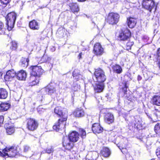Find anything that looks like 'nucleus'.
Instances as JSON below:
<instances>
[{"label":"nucleus","mask_w":160,"mask_h":160,"mask_svg":"<svg viewBox=\"0 0 160 160\" xmlns=\"http://www.w3.org/2000/svg\"><path fill=\"white\" fill-rule=\"evenodd\" d=\"M55 113L59 116L60 118L58 122L53 126V129L57 131L62 130L65 127L66 121L67 119L68 115L66 110L62 108L61 107H57L54 109Z\"/></svg>","instance_id":"nucleus-1"},{"label":"nucleus","mask_w":160,"mask_h":160,"mask_svg":"<svg viewBox=\"0 0 160 160\" xmlns=\"http://www.w3.org/2000/svg\"><path fill=\"white\" fill-rule=\"evenodd\" d=\"M30 73L31 76L30 78L29 83L30 85H37L39 82V77L43 72L41 66H33L31 67Z\"/></svg>","instance_id":"nucleus-2"},{"label":"nucleus","mask_w":160,"mask_h":160,"mask_svg":"<svg viewBox=\"0 0 160 160\" xmlns=\"http://www.w3.org/2000/svg\"><path fill=\"white\" fill-rule=\"evenodd\" d=\"M16 14L14 12L8 13L6 17V24L9 31L11 30L13 28L16 18Z\"/></svg>","instance_id":"nucleus-3"},{"label":"nucleus","mask_w":160,"mask_h":160,"mask_svg":"<svg viewBox=\"0 0 160 160\" xmlns=\"http://www.w3.org/2000/svg\"><path fill=\"white\" fill-rule=\"evenodd\" d=\"M18 148L15 146L6 147L3 150L5 157H13L19 152Z\"/></svg>","instance_id":"nucleus-4"},{"label":"nucleus","mask_w":160,"mask_h":160,"mask_svg":"<svg viewBox=\"0 0 160 160\" xmlns=\"http://www.w3.org/2000/svg\"><path fill=\"white\" fill-rule=\"evenodd\" d=\"M94 75L96 78V81L98 82H103L106 80V78L105 73L100 68L95 70Z\"/></svg>","instance_id":"nucleus-5"},{"label":"nucleus","mask_w":160,"mask_h":160,"mask_svg":"<svg viewBox=\"0 0 160 160\" xmlns=\"http://www.w3.org/2000/svg\"><path fill=\"white\" fill-rule=\"evenodd\" d=\"M119 15L117 13H110L107 18V22L110 24L113 25L117 24L119 20Z\"/></svg>","instance_id":"nucleus-6"},{"label":"nucleus","mask_w":160,"mask_h":160,"mask_svg":"<svg viewBox=\"0 0 160 160\" xmlns=\"http://www.w3.org/2000/svg\"><path fill=\"white\" fill-rule=\"evenodd\" d=\"M38 125V122L35 119L30 118L27 120V127L30 131H33L36 129Z\"/></svg>","instance_id":"nucleus-7"},{"label":"nucleus","mask_w":160,"mask_h":160,"mask_svg":"<svg viewBox=\"0 0 160 160\" xmlns=\"http://www.w3.org/2000/svg\"><path fill=\"white\" fill-rule=\"evenodd\" d=\"M142 4L143 8L150 12L155 6L154 2L152 0H143Z\"/></svg>","instance_id":"nucleus-8"},{"label":"nucleus","mask_w":160,"mask_h":160,"mask_svg":"<svg viewBox=\"0 0 160 160\" xmlns=\"http://www.w3.org/2000/svg\"><path fill=\"white\" fill-rule=\"evenodd\" d=\"M130 36V32L127 29L119 34L118 38L121 40L125 41L129 39Z\"/></svg>","instance_id":"nucleus-9"},{"label":"nucleus","mask_w":160,"mask_h":160,"mask_svg":"<svg viewBox=\"0 0 160 160\" xmlns=\"http://www.w3.org/2000/svg\"><path fill=\"white\" fill-rule=\"evenodd\" d=\"M93 52L96 55H101L103 52V49L99 43H97L94 46Z\"/></svg>","instance_id":"nucleus-10"},{"label":"nucleus","mask_w":160,"mask_h":160,"mask_svg":"<svg viewBox=\"0 0 160 160\" xmlns=\"http://www.w3.org/2000/svg\"><path fill=\"white\" fill-rule=\"evenodd\" d=\"M16 75V73L13 69L8 70L5 76V79L6 81L11 80Z\"/></svg>","instance_id":"nucleus-11"},{"label":"nucleus","mask_w":160,"mask_h":160,"mask_svg":"<svg viewBox=\"0 0 160 160\" xmlns=\"http://www.w3.org/2000/svg\"><path fill=\"white\" fill-rule=\"evenodd\" d=\"M104 120L106 123L110 124L114 122V117L112 113H108L105 115Z\"/></svg>","instance_id":"nucleus-12"},{"label":"nucleus","mask_w":160,"mask_h":160,"mask_svg":"<svg viewBox=\"0 0 160 160\" xmlns=\"http://www.w3.org/2000/svg\"><path fill=\"white\" fill-rule=\"evenodd\" d=\"M92 130L93 133H99L102 132L103 128L99 124L95 123L92 126Z\"/></svg>","instance_id":"nucleus-13"},{"label":"nucleus","mask_w":160,"mask_h":160,"mask_svg":"<svg viewBox=\"0 0 160 160\" xmlns=\"http://www.w3.org/2000/svg\"><path fill=\"white\" fill-rule=\"evenodd\" d=\"M79 138V134L76 131L72 132L69 135V140L72 142H77Z\"/></svg>","instance_id":"nucleus-14"},{"label":"nucleus","mask_w":160,"mask_h":160,"mask_svg":"<svg viewBox=\"0 0 160 160\" xmlns=\"http://www.w3.org/2000/svg\"><path fill=\"white\" fill-rule=\"evenodd\" d=\"M104 88L103 82H98L94 86V90L95 92L99 93L102 92Z\"/></svg>","instance_id":"nucleus-15"},{"label":"nucleus","mask_w":160,"mask_h":160,"mask_svg":"<svg viewBox=\"0 0 160 160\" xmlns=\"http://www.w3.org/2000/svg\"><path fill=\"white\" fill-rule=\"evenodd\" d=\"M56 85L55 84H52L50 86H48V87L44 89V90L47 94H52L56 92Z\"/></svg>","instance_id":"nucleus-16"},{"label":"nucleus","mask_w":160,"mask_h":160,"mask_svg":"<svg viewBox=\"0 0 160 160\" xmlns=\"http://www.w3.org/2000/svg\"><path fill=\"white\" fill-rule=\"evenodd\" d=\"M16 76L18 79L24 80L27 77V73L25 71L21 70L16 73Z\"/></svg>","instance_id":"nucleus-17"},{"label":"nucleus","mask_w":160,"mask_h":160,"mask_svg":"<svg viewBox=\"0 0 160 160\" xmlns=\"http://www.w3.org/2000/svg\"><path fill=\"white\" fill-rule=\"evenodd\" d=\"M63 145L64 147L66 149L68 150H70L72 148L73 146V142H71L69 140H68L67 138L66 140L64 139L63 142Z\"/></svg>","instance_id":"nucleus-18"},{"label":"nucleus","mask_w":160,"mask_h":160,"mask_svg":"<svg viewBox=\"0 0 160 160\" xmlns=\"http://www.w3.org/2000/svg\"><path fill=\"white\" fill-rule=\"evenodd\" d=\"M73 114L76 117L81 118L84 116L85 112L83 109L78 108L74 112Z\"/></svg>","instance_id":"nucleus-19"},{"label":"nucleus","mask_w":160,"mask_h":160,"mask_svg":"<svg viewBox=\"0 0 160 160\" xmlns=\"http://www.w3.org/2000/svg\"><path fill=\"white\" fill-rule=\"evenodd\" d=\"M29 27L33 30H38L39 28V24L35 20H33L30 22Z\"/></svg>","instance_id":"nucleus-20"},{"label":"nucleus","mask_w":160,"mask_h":160,"mask_svg":"<svg viewBox=\"0 0 160 160\" xmlns=\"http://www.w3.org/2000/svg\"><path fill=\"white\" fill-rule=\"evenodd\" d=\"M155 114L153 115L152 116H151L147 115V116H148V117L152 119V120L154 122L158 120V118H160V110H158L157 109H155Z\"/></svg>","instance_id":"nucleus-21"},{"label":"nucleus","mask_w":160,"mask_h":160,"mask_svg":"<svg viewBox=\"0 0 160 160\" xmlns=\"http://www.w3.org/2000/svg\"><path fill=\"white\" fill-rule=\"evenodd\" d=\"M153 105L160 106V96L155 95L153 96L152 100Z\"/></svg>","instance_id":"nucleus-22"},{"label":"nucleus","mask_w":160,"mask_h":160,"mask_svg":"<svg viewBox=\"0 0 160 160\" xmlns=\"http://www.w3.org/2000/svg\"><path fill=\"white\" fill-rule=\"evenodd\" d=\"M10 104L9 103L3 102L0 104V111L4 112L7 111L9 108Z\"/></svg>","instance_id":"nucleus-23"},{"label":"nucleus","mask_w":160,"mask_h":160,"mask_svg":"<svg viewBox=\"0 0 160 160\" xmlns=\"http://www.w3.org/2000/svg\"><path fill=\"white\" fill-rule=\"evenodd\" d=\"M136 23V20L134 18H130L128 20V24L130 28H133L135 26Z\"/></svg>","instance_id":"nucleus-24"},{"label":"nucleus","mask_w":160,"mask_h":160,"mask_svg":"<svg viewBox=\"0 0 160 160\" xmlns=\"http://www.w3.org/2000/svg\"><path fill=\"white\" fill-rule=\"evenodd\" d=\"M8 92L6 90L3 88H0V99H4L8 96Z\"/></svg>","instance_id":"nucleus-25"},{"label":"nucleus","mask_w":160,"mask_h":160,"mask_svg":"<svg viewBox=\"0 0 160 160\" xmlns=\"http://www.w3.org/2000/svg\"><path fill=\"white\" fill-rule=\"evenodd\" d=\"M102 155L105 157H109L110 154V151L109 149L107 148H103L101 151Z\"/></svg>","instance_id":"nucleus-26"},{"label":"nucleus","mask_w":160,"mask_h":160,"mask_svg":"<svg viewBox=\"0 0 160 160\" xmlns=\"http://www.w3.org/2000/svg\"><path fill=\"white\" fill-rule=\"evenodd\" d=\"M15 131V128L13 125H11L7 127L6 132L8 135H11Z\"/></svg>","instance_id":"nucleus-27"},{"label":"nucleus","mask_w":160,"mask_h":160,"mask_svg":"<svg viewBox=\"0 0 160 160\" xmlns=\"http://www.w3.org/2000/svg\"><path fill=\"white\" fill-rule=\"evenodd\" d=\"M112 69L114 72L120 74L122 71V69L121 66L118 65H115L112 67Z\"/></svg>","instance_id":"nucleus-28"},{"label":"nucleus","mask_w":160,"mask_h":160,"mask_svg":"<svg viewBox=\"0 0 160 160\" xmlns=\"http://www.w3.org/2000/svg\"><path fill=\"white\" fill-rule=\"evenodd\" d=\"M29 60L28 58H22L21 60V66L24 68L27 67Z\"/></svg>","instance_id":"nucleus-29"},{"label":"nucleus","mask_w":160,"mask_h":160,"mask_svg":"<svg viewBox=\"0 0 160 160\" xmlns=\"http://www.w3.org/2000/svg\"><path fill=\"white\" fill-rule=\"evenodd\" d=\"M71 10L74 13L78 12L79 10L78 6L77 3H75L72 6Z\"/></svg>","instance_id":"nucleus-30"},{"label":"nucleus","mask_w":160,"mask_h":160,"mask_svg":"<svg viewBox=\"0 0 160 160\" xmlns=\"http://www.w3.org/2000/svg\"><path fill=\"white\" fill-rule=\"evenodd\" d=\"M154 130L157 134H160V123H157L154 126Z\"/></svg>","instance_id":"nucleus-31"},{"label":"nucleus","mask_w":160,"mask_h":160,"mask_svg":"<svg viewBox=\"0 0 160 160\" xmlns=\"http://www.w3.org/2000/svg\"><path fill=\"white\" fill-rule=\"evenodd\" d=\"M11 46L10 48L12 50H16L17 48V43L15 41H12L10 43Z\"/></svg>","instance_id":"nucleus-32"},{"label":"nucleus","mask_w":160,"mask_h":160,"mask_svg":"<svg viewBox=\"0 0 160 160\" xmlns=\"http://www.w3.org/2000/svg\"><path fill=\"white\" fill-rule=\"evenodd\" d=\"M79 134L82 138H85L86 136V132L83 129L81 128L79 130Z\"/></svg>","instance_id":"nucleus-33"},{"label":"nucleus","mask_w":160,"mask_h":160,"mask_svg":"<svg viewBox=\"0 0 160 160\" xmlns=\"http://www.w3.org/2000/svg\"><path fill=\"white\" fill-rule=\"evenodd\" d=\"M31 150L30 147L28 145H25L23 146V152L27 153Z\"/></svg>","instance_id":"nucleus-34"},{"label":"nucleus","mask_w":160,"mask_h":160,"mask_svg":"<svg viewBox=\"0 0 160 160\" xmlns=\"http://www.w3.org/2000/svg\"><path fill=\"white\" fill-rule=\"evenodd\" d=\"M134 42L133 41L129 40L126 44V49L128 50L131 49L132 46L133 45Z\"/></svg>","instance_id":"nucleus-35"},{"label":"nucleus","mask_w":160,"mask_h":160,"mask_svg":"<svg viewBox=\"0 0 160 160\" xmlns=\"http://www.w3.org/2000/svg\"><path fill=\"white\" fill-rule=\"evenodd\" d=\"M5 30L4 23L0 21V34H2L4 33Z\"/></svg>","instance_id":"nucleus-36"},{"label":"nucleus","mask_w":160,"mask_h":160,"mask_svg":"<svg viewBox=\"0 0 160 160\" xmlns=\"http://www.w3.org/2000/svg\"><path fill=\"white\" fill-rule=\"evenodd\" d=\"M49 58L47 55H44L41 59V61H40V63L46 62L48 60Z\"/></svg>","instance_id":"nucleus-37"},{"label":"nucleus","mask_w":160,"mask_h":160,"mask_svg":"<svg viewBox=\"0 0 160 160\" xmlns=\"http://www.w3.org/2000/svg\"><path fill=\"white\" fill-rule=\"evenodd\" d=\"M157 60L158 62V65L160 68V48H159L157 52Z\"/></svg>","instance_id":"nucleus-38"},{"label":"nucleus","mask_w":160,"mask_h":160,"mask_svg":"<svg viewBox=\"0 0 160 160\" xmlns=\"http://www.w3.org/2000/svg\"><path fill=\"white\" fill-rule=\"evenodd\" d=\"M79 74H80V71L78 70H75L72 73V76L73 77H75Z\"/></svg>","instance_id":"nucleus-39"},{"label":"nucleus","mask_w":160,"mask_h":160,"mask_svg":"<svg viewBox=\"0 0 160 160\" xmlns=\"http://www.w3.org/2000/svg\"><path fill=\"white\" fill-rule=\"evenodd\" d=\"M73 77L75 80H76L77 81L81 79H82V76L80 74L79 75L75 76V77Z\"/></svg>","instance_id":"nucleus-40"},{"label":"nucleus","mask_w":160,"mask_h":160,"mask_svg":"<svg viewBox=\"0 0 160 160\" xmlns=\"http://www.w3.org/2000/svg\"><path fill=\"white\" fill-rule=\"evenodd\" d=\"M80 86L78 85H75V84L74 85V86H73V88H72V89L75 91H78V90L80 89Z\"/></svg>","instance_id":"nucleus-41"},{"label":"nucleus","mask_w":160,"mask_h":160,"mask_svg":"<svg viewBox=\"0 0 160 160\" xmlns=\"http://www.w3.org/2000/svg\"><path fill=\"white\" fill-rule=\"evenodd\" d=\"M53 148L51 147L50 148H48L46 150V152L48 154H50L53 152Z\"/></svg>","instance_id":"nucleus-42"},{"label":"nucleus","mask_w":160,"mask_h":160,"mask_svg":"<svg viewBox=\"0 0 160 160\" xmlns=\"http://www.w3.org/2000/svg\"><path fill=\"white\" fill-rule=\"evenodd\" d=\"M156 154L158 158H160V147L157 149Z\"/></svg>","instance_id":"nucleus-43"},{"label":"nucleus","mask_w":160,"mask_h":160,"mask_svg":"<svg viewBox=\"0 0 160 160\" xmlns=\"http://www.w3.org/2000/svg\"><path fill=\"white\" fill-rule=\"evenodd\" d=\"M4 121V117L3 116H0V127L3 124Z\"/></svg>","instance_id":"nucleus-44"},{"label":"nucleus","mask_w":160,"mask_h":160,"mask_svg":"<svg viewBox=\"0 0 160 160\" xmlns=\"http://www.w3.org/2000/svg\"><path fill=\"white\" fill-rule=\"evenodd\" d=\"M11 0H1L2 3L4 4H7Z\"/></svg>","instance_id":"nucleus-45"},{"label":"nucleus","mask_w":160,"mask_h":160,"mask_svg":"<svg viewBox=\"0 0 160 160\" xmlns=\"http://www.w3.org/2000/svg\"><path fill=\"white\" fill-rule=\"evenodd\" d=\"M128 88V87L127 85V84L125 83L124 85V87H123L122 88L123 90L124 94H125L126 92H127V89Z\"/></svg>","instance_id":"nucleus-46"},{"label":"nucleus","mask_w":160,"mask_h":160,"mask_svg":"<svg viewBox=\"0 0 160 160\" xmlns=\"http://www.w3.org/2000/svg\"><path fill=\"white\" fill-rule=\"evenodd\" d=\"M119 51L118 54H121L123 52V48L122 46H119L118 48Z\"/></svg>","instance_id":"nucleus-47"},{"label":"nucleus","mask_w":160,"mask_h":160,"mask_svg":"<svg viewBox=\"0 0 160 160\" xmlns=\"http://www.w3.org/2000/svg\"><path fill=\"white\" fill-rule=\"evenodd\" d=\"M5 153H4L3 152H1L0 151V156L2 157H5Z\"/></svg>","instance_id":"nucleus-48"},{"label":"nucleus","mask_w":160,"mask_h":160,"mask_svg":"<svg viewBox=\"0 0 160 160\" xmlns=\"http://www.w3.org/2000/svg\"><path fill=\"white\" fill-rule=\"evenodd\" d=\"M118 147L119 148L121 149V150H122V149H125L124 148H122V147L120 146H118ZM121 151L123 153H124V151H123L122 150H121Z\"/></svg>","instance_id":"nucleus-49"},{"label":"nucleus","mask_w":160,"mask_h":160,"mask_svg":"<svg viewBox=\"0 0 160 160\" xmlns=\"http://www.w3.org/2000/svg\"><path fill=\"white\" fill-rule=\"evenodd\" d=\"M142 77L139 75H138V81H140L142 79Z\"/></svg>","instance_id":"nucleus-50"},{"label":"nucleus","mask_w":160,"mask_h":160,"mask_svg":"<svg viewBox=\"0 0 160 160\" xmlns=\"http://www.w3.org/2000/svg\"><path fill=\"white\" fill-rule=\"evenodd\" d=\"M78 1L80 2H83L85 1L86 0H78Z\"/></svg>","instance_id":"nucleus-51"},{"label":"nucleus","mask_w":160,"mask_h":160,"mask_svg":"<svg viewBox=\"0 0 160 160\" xmlns=\"http://www.w3.org/2000/svg\"><path fill=\"white\" fill-rule=\"evenodd\" d=\"M2 75V72H0V79L1 78Z\"/></svg>","instance_id":"nucleus-52"},{"label":"nucleus","mask_w":160,"mask_h":160,"mask_svg":"<svg viewBox=\"0 0 160 160\" xmlns=\"http://www.w3.org/2000/svg\"><path fill=\"white\" fill-rule=\"evenodd\" d=\"M148 38V37H147V36H144L143 37V38L144 39H147Z\"/></svg>","instance_id":"nucleus-53"},{"label":"nucleus","mask_w":160,"mask_h":160,"mask_svg":"<svg viewBox=\"0 0 160 160\" xmlns=\"http://www.w3.org/2000/svg\"><path fill=\"white\" fill-rule=\"evenodd\" d=\"M40 108H38V112H39L40 113L41 112H40Z\"/></svg>","instance_id":"nucleus-54"},{"label":"nucleus","mask_w":160,"mask_h":160,"mask_svg":"<svg viewBox=\"0 0 160 160\" xmlns=\"http://www.w3.org/2000/svg\"><path fill=\"white\" fill-rule=\"evenodd\" d=\"M81 53H80L79 54V56H81Z\"/></svg>","instance_id":"nucleus-55"}]
</instances>
